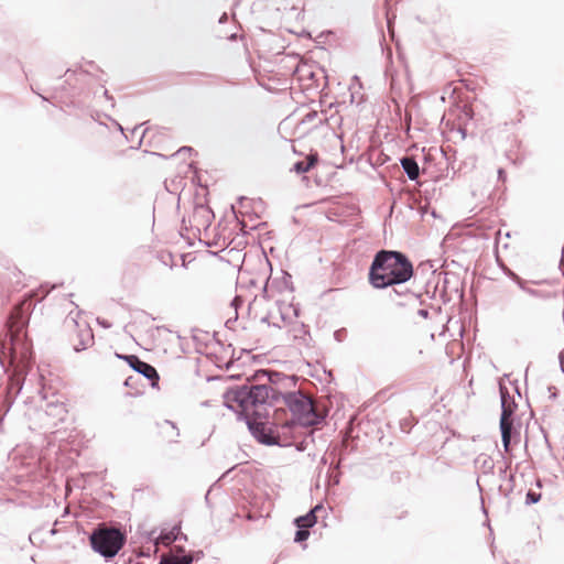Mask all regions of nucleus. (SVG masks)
<instances>
[{
  "label": "nucleus",
  "mask_w": 564,
  "mask_h": 564,
  "mask_svg": "<svg viewBox=\"0 0 564 564\" xmlns=\"http://www.w3.org/2000/svg\"><path fill=\"white\" fill-rule=\"evenodd\" d=\"M224 405L235 411L232 403L239 408L270 405L283 400L292 414V419L281 423L283 433L292 432L296 426H316L324 421V416L316 412L312 399L302 391H278L265 384L237 386L228 388L224 394Z\"/></svg>",
  "instance_id": "f257e3e1"
},
{
  "label": "nucleus",
  "mask_w": 564,
  "mask_h": 564,
  "mask_svg": "<svg viewBox=\"0 0 564 564\" xmlns=\"http://www.w3.org/2000/svg\"><path fill=\"white\" fill-rule=\"evenodd\" d=\"M413 274V264L405 253L381 249L372 259L368 279L372 288L383 290L408 282Z\"/></svg>",
  "instance_id": "f03ea898"
},
{
  "label": "nucleus",
  "mask_w": 564,
  "mask_h": 564,
  "mask_svg": "<svg viewBox=\"0 0 564 564\" xmlns=\"http://www.w3.org/2000/svg\"><path fill=\"white\" fill-rule=\"evenodd\" d=\"M257 408L258 406L240 408V411L235 409L234 412L237 414L238 421H243L247 424L248 431L260 444L279 447L291 446L292 442L290 438H292L293 435L286 436L290 432L283 433L281 424L268 422L269 412H261L257 410Z\"/></svg>",
  "instance_id": "7ed1b4c3"
},
{
  "label": "nucleus",
  "mask_w": 564,
  "mask_h": 564,
  "mask_svg": "<svg viewBox=\"0 0 564 564\" xmlns=\"http://www.w3.org/2000/svg\"><path fill=\"white\" fill-rule=\"evenodd\" d=\"M88 541L91 550L106 562L113 560L127 542V533L121 524L98 523L89 533Z\"/></svg>",
  "instance_id": "20e7f679"
},
{
  "label": "nucleus",
  "mask_w": 564,
  "mask_h": 564,
  "mask_svg": "<svg viewBox=\"0 0 564 564\" xmlns=\"http://www.w3.org/2000/svg\"><path fill=\"white\" fill-rule=\"evenodd\" d=\"M80 314L78 311L76 316H73V312H69L65 318V324L74 326L76 330V341L74 343V350L76 352L83 351L94 344V333L89 324L86 322H78L77 317Z\"/></svg>",
  "instance_id": "39448f33"
},
{
  "label": "nucleus",
  "mask_w": 564,
  "mask_h": 564,
  "mask_svg": "<svg viewBox=\"0 0 564 564\" xmlns=\"http://www.w3.org/2000/svg\"><path fill=\"white\" fill-rule=\"evenodd\" d=\"M124 361L129 365L131 369L147 378L150 381V386L152 388L159 386L160 375L155 367L141 360L137 355L128 356L127 358H124Z\"/></svg>",
  "instance_id": "423d86ee"
},
{
  "label": "nucleus",
  "mask_w": 564,
  "mask_h": 564,
  "mask_svg": "<svg viewBox=\"0 0 564 564\" xmlns=\"http://www.w3.org/2000/svg\"><path fill=\"white\" fill-rule=\"evenodd\" d=\"M299 380L300 378L296 375H285L276 370H271L268 386L281 391V389L294 388Z\"/></svg>",
  "instance_id": "0eeeda50"
},
{
  "label": "nucleus",
  "mask_w": 564,
  "mask_h": 564,
  "mask_svg": "<svg viewBox=\"0 0 564 564\" xmlns=\"http://www.w3.org/2000/svg\"><path fill=\"white\" fill-rule=\"evenodd\" d=\"M499 427L503 449L508 453L510 452L512 436H519L518 431L513 426V417H500Z\"/></svg>",
  "instance_id": "6e6552de"
},
{
  "label": "nucleus",
  "mask_w": 564,
  "mask_h": 564,
  "mask_svg": "<svg viewBox=\"0 0 564 564\" xmlns=\"http://www.w3.org/2000/svg\"><path fill=\"white\" fill-rule=\"evenodd\" d=\"M500 400H501V415L500 417L510 419L513 417V413L517 409L514 399L509 394L508 389L499 384Z\"/></svg>",
  "instance_id": "1a4fd4ad"
},
{
  "label": "nucleus",
  "mask_w": 564,
  "mask_h": 564,
  "mask_svg": "<svg viewBox=\"0 0 564 564\" xmlns=\"http://www.w3.org/2000/svg\"><path fill=\"white\" fill-rule=\"evenodd\" d=\"M400 164L410 181H417L420 176V166L412 155H404L400 159Z\"/></svg>",
  "instance_id": "9d476101"
},
{
  "label": "nucleus",
  "mask_w": 564,
  "mask_h": 564,
  "mask_svg": "<svg viewBox=\"0 0 564 564\" xmlns=\"http://www.w3.org/2000/svg\"><path fill=\"white\" fill-rule=\"evenodd\" d=\"M181 530V522L173 525L171 529H162L158 538H155V545L162 544L171 546L177 541L176 533Z\"/></svg>",
  "instance_id": "9b49d317"
},
{
  "label": "nucleus",
  "mask_w": 564,
  "mask_h": 564,
  "mask_svg": "<svg viewBox=\"0 0 564 564\" xmlns=\"http://www.w3.org/2000/svg\"><path fill=\"white\" fill-rule=\"evenodd\" d=\"M289 333L292 335L294 340H297L304 345H308L311 339L310 327L304 323L295 322L292 324Z\"/></svg>",
  "instance_id": "f8f14e48"
},
{
  "label": "nucleus",
  "mask_w": 564,
  "mask_h": 564,
  "mask_svg": "<svg viewBox=\"0 0 564 564\" xmlns=\"http://www.w3.org/2000/svg\"><path fill=\"white\" fill-rule=\"evenodd\" d=\"M89 73H90L89 69H84L83 67H79V69H75V70H73L70 68L66 69V72H65V76H66L65 84L68 87L63 86L62 87L63 90H66L68 96H72V97L76 96L78 94V89L76 88L75 85L72 84V78L74 76H76V77L77 76H86V75H89Z\"/></svg>",
  "instance_id": "ddd939ff"
},
{
  "label": "nucleus",
  "mask_w": 564,
  "mask_h": 564,
  "mask_svg": "<svg viewBox=\"0 0 564 564\" xmlns=\"http://www.w3.org/2000/svg\"><path fill=\"white\" fill-rule=\"evenodd\" d=\"M318 161V154L317 153H311L305 161H297L293 164L291 171L295 172L296 174H303L308 172L312 167L315 166V164Z\"/></svg>",
  "instance_id": "4468645a"
},
{
  "label": "nucleus",
  "mask_w": 564,
  "mask_h": 564,
  "mask_svg": "<svg viewBox=\"0 0 564 564\" xmlns=\"http://www.w3.org/2000/svg\"><path fill=\"white\" fill-rule=\"evenodd\" d=\"M475 466H476V468L481 470V473L485 475L494 474L495 463H494V459L489 455H486V454L478 455L475 459Z\"/></svg>",
  "instance_id": "2eb2a0df"
},
{
  "label": "nucleus",
  "mask_w": 564,
  "mask_h": 564,
  "mask_svg": "<svg viewBox=\"0 0 564 564\" xmlns=\"http://www.w3.org/2000/svg\"><path fill=\"white\" fill-rule=\"evenodd\" d=\"M271 369H259L256 370L250 377L247 378V383L245 386H256L263 384L261 381L267 379L269 382Z\"/></svg>",
  "instance_id": "dca6fc26"
},
{
  "label": "nucleus",
  "mask_w": 564,
  "mask_h": 564,
  "mask_svg": "<svg viewBox=\"0 0 564 564\" xmlns=\"http://www.w3.org/2000/svg\"><path fill=\"white\" fill-rule=\"evenodd\" d=\"M340 477H341V473H340V460H339L335 466H330V468L326 475L327 485L328 486L339 485Z\"/></svg>",
  "instance_id": "f3484780"
},
{
  "label": "nucleus",
  "mask_w": 564,
  "mask_h": 564,
  "mask_svg": "<svg viewBox=\"0 0 564 564\" xmlns=\"http://www.w3.org/2000/svg\"><path fill=\"white\" fill-rule=\"evenodd\" d=\"M513 482H514V475L510 474L508 476V486L505 487V486L500 485L499 488H498V490L502 495V497L505 499H507V508L508 509H510V507H511L510 495L513 491V487H514Z\"/></svg>",
  "instance_id": "a211bd4d"
},
{
  "label": "nucleus",
  "mask_w": 564,
  "mask_h": 564,
  "mask_svg": "<svg viewBox=\"0 0 564 564\" xmlns=\"http://www.w3.org/2000/svg\"><path fill=\"white\" fill-rule=\"evenodd\" d=\"M317 522V514L314 511H308L304 516L296 517L293 521L294 524H303L306 528H312Z\"/></svg>",
  "instance_id": "6ab92c4d"
},
{
  "label": "nucleus",
  "mask_w": 564,
  "mask_h": 564,
  "mask_svg": "<svg viewBox=\"0 0 564 564\" xmlns=\"http://www.w3.org/2000/svg\"><path fill=\"white\" fill-rule=\"evenodd\" d=\"M296 527V531L294 534L295 543H304L310 536V528L304 527L303 524H294Z\"/></svg>",
  "instance_id": "aec40b11"
},
{
  "label": "nucleus",
  "mask_w": 564,
  "mask_h": 564,
  "mask_svg": "<svg viewBox=\"0 0 564 564\" xmlns=\"http://www.w3.org/2000/svg\"><path fill=\"white\" fill-rule=\"evenodd\" d=\"M283 274L284 275H283V278L281 280L274 279L272 281V284L276 285L279 292H282V291H284L286 289H291L290 284L292 283L291 282L292 276L288 272H285V271H283Z\"/></svg>",
  "instance_id": "412c9836"
},
{
  "label": "nucleus",
  "mask_w": 564,
  "mask_h": 564,
  "mask_svg": "<svg viewBox=\"0 0 564 564\" xmlns=\"http://www.w3.org/2000/svg\"><path fill=\"white\" fill-rule=\"evenodd\" d=\"M161 430L169 427L173 432V437L170 438V443H177V437L180 436V431L176 424L170 420H164L163 423L160 424Z\"/></svg>",
  "instance_id": "4be33fe9"
},
{
  "label": "nucleus",
  "mask_w": 564,
  "mask_h": 564,
  "mask_svg": "<svg viewBox=\"0 0 564 564\" xmlns=\"http://www.w3.org/2000/svg\"><path fill=\"white\" fill-rule=\"evenodd\" d=\"M541 499H542V494L541 492L532 490V489H529L527 491V494H525L524 505L525 506H532V505H535L539 501H541Z\"/></svg>",
  "instance_id": "5701e85b"
},
{
  "label": "nucleus",
  "mask_w": 564,
  "mask_h": 564,
  "mask_svg": "<svg viewBox=\"0 0 564 564\" xmlns=\"http://www.w3.org/2000/svg\"><path fill=\"white\" fill-rule=\"evenodd\" d=\"M158 564H180L177 562V554H163Z\"/></svg>",
  "instance_id": "b1692460"
},
{
  "label": "nucleus",
  "mask_w": 564,
  "mask_h": 564,
  "mask_svg": "<svg viewBox=\"0 0 564 564\" xmlns=\"http://www.w3.org/2000/svg\"><path fill=\"white\" fill-rule=\"evenodd\" d=\"M505 274L511 279L518 286L520 284H522V282L524 281L522 278H520L516 272H513L512 270L510 269H506L505 270Z\"/></svg>",
  "instance_id": "393cba45"
},
{
  "label": "nucleus",
  "mask_w": 564,
  "mask_h": 564,
  "mask_svg": "<svg viewBox=\"0 0 564 564\" xmlns=\"http://www.w3.org/2000/svg\"><path fill=\"white\" fill-rule=\"evenodd\" d=\"M177 562L180 564H193L194 555L192 553H184L183 555H177Z\"/></svg>",
  "instance_id": "a878e982"
},
{
  "label": "nucleus",
  "mask_w": 564,
  "mask_h": 564,
  "mask_svg": "<svg viewBox=\"0 0 564 564\" xmlns=\"http://www.w3.org/2000/svg\"><path fill=\"white\" fill-rule=\"evenodd\" d=\"M160 260L162 261V263H164L165 265H170V268L172 269L174 267L173 264V254L171 252H165V253H162L160 256Z\"/></svg>",
  "instance_id": "bb28decb"
},
{
  "label": "nucleus",
  "mask_w": 564,
  "mask_h": 564,
  "mask_svg": "<svg viewBox=\"0 0 564 564\" xmlns=\"http://www.w3.org/2000/svg\"><path fill=\"white\" fill-rule=\"evenodd\" d=\"M192 152H194L193 148L182 147L172 156H181V155H184L185 153L192 154Z\"/></svg>",
  "instance_id": "cd10ccee"
},
{
  "label": "nucleus",
  "mask_w": 564,
  "mask_h": 564,
  "mask_svg": "<svg viewBox=\"0 0 564 564\" xmlns=\"http://www.w3.org/2000/svg\"><path fill=\"white\" fill-rule=\"evenodd\" d=\"M400 426H401V430L405 433H409L411 427H412V424H411V420L410 419H404L400 422Z\"/></svg>",
  "instance_id": "c85d7f7f"
},
{
  "label": "nucleus",
  "mask_w": 564,
  "mask_h": 564,
  "mask_svg": "<svg viewBox=\"0 0 564 564\" xmlns=\"http://www.w3.org/2000/svg\"><path fill=\"white\" fill-rule=\"evenodd\" d=\"M279 310H280V318L283 323L285 324H291V319L288 317V315L283 312L281 305H279Z\"/></svg>",
  "instance_id": "c756f323"
},
{
  "label": "nucleus",
  "mask_w": 564,
  "mask_h": 564,
  "mask_svg": "<svg viewBox=\"0 0 564 564\" xmlns=\"http://www.w3.org/2000/svg\"><path fill=\"white\" fill-rule=\"evenodd\" d=\"M525 293H527V294H529V295H531V296H534V297H539V296H541V291L535 290V289H532V288H528V289L525 290Z\"/></svg>",
  "instance_id": "7c9ffc66"
},
{
  "label": "nucleus",
  "mask_w": 564,
  "mask_h": 564,
  "mask_svg": "<svg viewBox=\"0 0 564 564\" xmlns=\"http://www.w3.org/2000/svg\"><path fill=\"white\" fill-rule=\"evenodd\" d=\"M65 414V409L62 403L56 404V416L61 417Z\"/></svg>",
  "instance_id": "2f4dec72"
},
{
  "label": "nucleus",
  "mask_w": 564,
  "mask_h": 564,
  "mask_svg": "<svg viewBox=\"0 0 564 564\" xmlns=\"http://www.w3.org/2000/svg\"><path fill=\"white\" fill-rule=\"evenodd\" d=\"M289 307H291L293 310V315L295 318H297L300 316V313H301V310H300V306L299 304H290Z\"/></svg>",
  "instance_id": "473e14b6"
},
{
  "label": "nucleus",
  "mask_w": 564,
  "mask_h": 564,
  "mask_svg": "<svg viewBox=\"0 0 564 564\" xmlns=\"http://www.w3.org/2000/svg\"><path fill=\"white\" fill-rule=\"evenodd\" d=\"M417 315L421 316L422 318L426 319L430 316V312L427 308H420L417 311Z\"/></svg>",
  "instance_id": "72a5a7b5"
},
{
  "label": "nucleus",
  "mask_w": 564,
  "mask_h": 564,
  "mask_svg": "<svg viewBox=\"0 0 564 564\" xmlns=\"http://www.w3.org/2000/svg\"><path fill=\"white\" fill-rule=\"evenodd\" d=\"M242 303L243 300L240 296H235L234 300L231 301V305L235 306L236 308L242 305Z\"/></svg>",
  "instance_id": "f704fd0d"
},
{
  "label": "nucleus",
  "mask_w": 564,
  "mask_h": 564,
  "mask_svg": "<svg viewBox=\"0 0 564 564\" xmlns=\"http://www.w3.org/2000/svg\"><path fill=\"white\" fill-rule=\"evenodd\" d=\"M159 534H156V530H151L149 533H148V540L153 542L155 544V538H158Z\"/></svg>",
  "instance_id": "c9c22d12"
},
{
  "label": "nucleus",
  "mask_w": 564,
  "mask_h": 564,
  "mask_svg": "<svg viewBox=\"0 0 564 564\" xmlns=\"http://www.w3.org/2000/svg\"><path fill=\"white\" fill-rule=\"evenodd\" d=\"M98 324L104 328H110L111 324L107 319L97 318Z\"/></svg>",
  "instance_id": "e433bc0d"
},
{
  "label": "nucleus",
  "mask_w": 564,
  "mask_h": 564,
  "mask_svg": "<svg viewBox=\"0 0 564 564\" xmlns=\"http://www.w3.org/2000/svg\"><path fill=\"white\" fill-rule=\"evenodd\" d=\"M46 284L45 285H41V290H43V295H42V300L53 290L56 288V284L52 285L51 289L46 290Z\"/></svg>",
  "instance_id": "4c0bfd02"
},
{
  "label": "nucleus",
  "mask_w": 564,
  "mask_h": 564,
  "mask_svg": "<svg viewBox=\"0 0 564 564\" xmlns=\"http://www.w3.org/2000/svg\"><path fill=\"white\" fill-rule=\"evenodd\" d=\"M507 177L506 171L503 169L498 170V180L505 182Z\"/></svg>",
  "instance_id": "58836bf2"
},
{
  "label": "nucleus",
  "mask_w": 564,
  "mask_h": 564,
  "mask_svg": "<svg viewBox=\"0 0 564 564\" xmlns=\"http://www.w3.org/2000/svg\"><path fill=\"white\" fill-rule=\"evenodd\" d=\"M317 117V112L316 111H311L308 112L306 116H305V121H312L313 119H315Z\"/></svg>",
  "instance_id": "ea45409f"
},
{
  "label": "nucleus",
  "mask_w": 564,
  "mask_h": 564,
  "mask_svg": "<svg viewBox=\"0 0 564 564\" xmlns=\"http://www.w3.org/2000/svg\"><path fill=\"white\" fill-rule=\"evenodd\" d=\"M192 554L194 555V561H198L204 557V552L202 550L193 552Z\"/></svg>",
  "instance_id": "a19ab883"
},
{
  "label": "nucleus",
  "mask_w": 564,
  "mask_h": 564,
  "mask_svg": "<svg viewBox=\"0 0 564 564\" xmlns=\"http://www.w3.org/2000/svg\"><path fill=\"white\" fill-rule=\"evenodd\" d=\"M176 538H177V541L178 540H182V541H187L188 538L185 533H183L181 530L176 533Z\"/></svg>",
  "instance_id": "79ce46f5"
},
{
  "label": "nucleus",
  "mask_w": 564,
  "mask_h": 564,
  "mask_svg": "<svg viewBox=\"0 0 564 564\" xmlns=\"http://www.w3.org/2000/svg\"><path fill=\"white\" fill-rule=\"evenodd\" d=\"M324 510V507L322 503H317L315 507H313L310 511H314V514H316L318 511Z\"/></svg>",
  "instance_id": "37998d69"
},
{
  "label": "nucleus",
  "mask_w": 564,
  "mask_h": 564,
  "mask_svg": "<svg viewBox=\"0 0 564 564\" xmlns=\"http://www.w3.org/2000/svg\"><path fill=\"white\" fill-rule=\"evenodd\" d=\"M227 21H228V14H227L226 12H224V13L220 15V18H219L218 22H219L220 24H223V23H226Z\"/></svg>",
  "instance_id": "c03bdc74"
},
{
  "label": "nucleus",
  "mask_w": 564,
  "mask_h": 564,
  "mask_svg": "<svg viewBox=\"0 0 564 564\" xmlns=\"http://www.w3.org/2000/svg\"><path fill=\"white\" fill-rule=\"evenodd\" d=\"M175 551H176L177 554L183 555L185 553V547L181 546V545H177V546H175Z\"/></svg>",
  "instance_id": "a18cd8bd"
},
{
  "label": "nucleus",
  "mask_w": 564,
  "mask_h": 564,
  "mask_svg": "<svg viewBox=\"0 0 564 564\" xmlns=\"http://www.w3.org/2000/svg\"><path fill=\"white\" fill-rule=\"evenodd\" d=\"M270 316L269 315H265L261 318V323H264L267 324L268 326H271L272 323H270L269 321Z\"/></svg>",
  "instance_id": "49530a36"
},
{
  "label": "nucleus",
  "mask_w": 564,
  "mask_h": 564,
  "mask_svg": "<svg viewBox=\"0 0 564 564\" xmlns=\"http://www.w3.org/2000/svg\"><path fill=\"white\" fill-rule=\"evenodd\" d=\"M500 477L508 480L507 468L500 469Z\"/></svg>",
  "instance_id": "de8ad7c7"
},
{
  "label": "nucleus",
  "mask_w": 564,
  "mask_h": 564,
  "mask_svg": "<svg viewBox=\"0 0 564 564\" xmlns=\"http://www.w3.org/2000/svg\"><path fill=\"white\" fill-rule=\"evenodd\" d=\"M519 288H520L523 292H525V290L529 288V286H528V282H527V281H523V282H522V284H520V285H519Z\"/></svg>",
  "instance_id": "09e8293b"
},
{
  "label": "nucleus",
  "mask_w": 564,
  "mask_h": 564,
  "mask_svg": "<svg viewBox=\"0 0 564 564\" xmlns=\"http://www.w3.org/2000/svg\"><path fill=\"white\" fill-rule=\"evenodd\" d=\"M162 432H163V434L165 435V437H169V440L173 437V432H172V431L166 432V431H164V429H163V430H162Z\"/></svg>",
  "instance_id": "8fccbe9b"
},
{
  "label": "nucleus",
  "mask_w": 564,
  "mask_h": 564,
  "mask_svg": "<svg viewBox=\"0 0 564 564\" xmlns=\"http://www.w3.org/2000/svg\"><path fill=\"white\" fill-rule=\"evenodd\" d=\"M268 285H269V280L267 281V283L264 284V288H263V296L267 297L268 296Z\"/></svg>",
  "instance_id": "3c124183"
},
{
  "label": "nucleus",
  "mask_w": 564,
  "mask_h": 564,
  "mask_svg": "<svg viewBox=\"0 0 564 564\" xmlns=\"http://www.w3.org/2000/svg\"><path fill=\"white\" fill-rule=\"evenodd\" d=\"M227 39L230 40V41H236L237 40V34L232 33V34L228 35Z\"/></svg>",
  "instance_id": "603ef678"
},
{
  "label": "nucleus",
  "mask_w": 564,
  "mask_h": 564,
  "mask_svg": "<svg viewBox=\"0 0 564 564\" xmlns=\"http://www.w3.org/2000/svg\"><path fill=\"white\" fill-rule=\"evenodd\" d=\"M246 200H248V199H247V197H245V196H240V197H238V203H239L240 205H242V204H243V202H246Z\"/></svg>",
  "instance_id": "864d4df0"
},
{
  "label": "nucleus",
  "mask_w": 564,
  "mask_h": 564,
  "mask_svg": "<svg viewBox=\"0 0 564 564\" xmlns=\"http://www.w3.org/2000/svg\"><path fill=\"white\" fill-rule=\"evenodd\" d=\"M232 469H234V467H232V468H229L228 470H226V471L221 475V477L219 478V480H220V479H224V478H225V477H226V476H227V475H228Z\"/></svg>",
  "instance_id": "5fc2aeb1"
},
{
  "label": "nucleus",
  "mask_w": 564,
  "mask_h": 564,
  "mask_svg": "<svg viewBox=\"0 0 564 564\" xmlns=\"http://www.w3.org/2000/svg\"><path fill=\"white\" fill-rule=\"evenodd\" d=\"M116 356L119 358V359H122L124 360V358H127L129 355H122V354H116Z\"/></svg>",
  "instance_id": "6e6d98bb"
},
{
  "label": "nucleus",
  "mask_w": 564,
  "mask_h": 564,
  "mask_svg": "<svg viewBox=\"0 0 564 564\" xmlns=\"http://www.w3.org/2000/svg\"><path fill=\"white\" fill-rule=\"evenodd\" d=\"M87 65L91 68H98L93 61L87 62Z\"/></svg>",
  "instance_id": "4d7b16f0"
},
{
  "label": "nucleus",
  "mask_w": 564,
  "mask_h": 564,
  "mask_svg": "<svg viewBox=\"0 0 564 564\" xmlns=\"http://www.w3.org/2000/svg\"><path fill=\"white\" fill-rule=\"evenodd\" d=\"M447 283H448V280H447V278L445 276V278H444V281H443V291H442V292H444V291H445V289H446V284H447Z\"/></svg>",
  "instance_id": "13d9d810"
},
{
  "label": "nucleus",
  "mask_w": 564,
  "mask_h": 564,
  "mask_svg": "<svg viewBox=\"0 0 564 564\" xmlns=\"http://www.w3.org/2000/svg\"><path fill=\"white\" fill-rule=\"evenodd\" d=\"M535 485H536V487H538V488H541V487H542V481H541L540 479H538V480L535 481Z\"/></svg>",
  "instance_id": "bf43d9fd"
},
{
  "label": "nucleus",
  "mask_w": 564,
  "mask_h": 564,
  "mask_svg": "<svg viewBox=\"0 0 564 564\" xmlns=\"http://www.w3.org/2000/svg\"><path fill=\"white\" fill-rule=\"evenodd\" d=\"M104 95H105V97H106V98H108V99H112V97H110V96H109L108 90H105V91H104Z\"/></svg>",
  "instance_id": "052dcab7"
},
{
  "label": "nucleus",
  "mask_w": 564,
  "mask_h": 564,
  "mask_svg": "<svg viewBox=\"0 0 564 564\" xmlns=\"http://www.w3.org/2000/svg\"><path fill=\"white\" fill-rule=\"evenodd\" d=\"M296 449H297V451H304V446H303L302 444H299V445L296 446Z\"/></svg>",
  "instance_id": "680f3d73"
},
{
  "label": "nucleus",
  "mask_w": 564,
  "mask_h": 564,
  "mask_svg": "<svg viewBox=\"0 0 564 564\" xmlns=\"http://www.w3.org/2000/svg\"><path fill=\"white\" fill-rule=\"evenodd\" d=\"M209 492H210V490H208V491H207V494L205 495V500H206V502H208V501H209Z\"/></svg>",
  "instance_id": "e2e57ef3"
},
{
  "label": "nucleus",
  "mask_w": 564,
  "mask_h": 564,
  "mask_svg": "<svg viewBox=\"0 0 564 564\" xmlns=\"http://www.w3.org/2000/svg\"><path fill=\"white\" fill-rule=\"evenodd\" d=\"M271 326L281 328V325L279 323H272Z\"/></svg>",
  "instance_id": "0e129e2a"
},
{
  "label": "nucleus",
  "mask_w": 564,
  "mask_h": 564,
  "mask_svg": "<svg viewBox=\"0 0 564 564\" xmlns=\"http://www.w3.org/2000/svg\"><path fill=\"white\" fill-rule=\"evenodd\" d=\"M477 486H478L479 491L481 492V491H482V488H481V486H480L479 481H477Z\"/></svg>",
  "instance_id": "69168bd1"
},
{
  "label": "nucleus",
  "mask_w": 564,
  "mask_h": 564,
  "mask_svg": "<svg viewBox=\"0 0 564 564\" xmlns=\"http://www.w3.org/2000/svg\"><path fill=\"white\" fill-rule=\"evenodd\" d=\"M187 166H188L189 169H193V167H194V163H193V162H191V163H188V165H187Z\"/></svg>",
  "instance_id": "338daca9"
},
{
  "label": "nucleus",
  "mask_w": 564,
  "mask_h": 564,
  "mask_svg": "<svg viewBox=\"0 0 564 564\" xmlns=\"http://www.w3.org/2000/svg\"><path fill=\"white\" fill-rule=\"evenodd\" d=\"M39 96L42 98V100H44V101L47 100V98L45 96H43V95H39Z\"/></svg>",
  "instance_id": "774afa93"
}]
</instances>
